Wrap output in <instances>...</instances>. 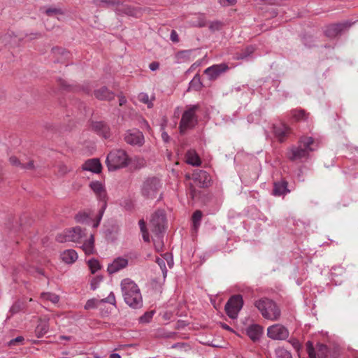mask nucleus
Segmentation results:
<instances>
[{"label": "nucleus", "instance_id": "f257e3e1", "mask_svg": "<svg viewBox=\"0 0 358 358\" xmlns=\"http://www.w3.org/2000/svg\"><path fill=\"white\" fill-rule=\"evenodd\" d=\"M317 145L311 136H303L298 142L297 145H293L287 152L288 158L292 161L301 160L308 158L310 153L315 151Z\"/></svg>", "mask_w": 358, "mask_h": 358}, {"label": "nucleus", "instance_id": "f03ea898", "mask_svg": "<svg viewBox=\"0 0 358 358\" xmlns=\"http://www.w3.org/2000/svg\"><path fill=\"white\" fill-rule=\"evenodd\" d=\"M121 288L125 303L133 308L143 306L142 296L138 285L130 279H124L121 282Z\"/></svg>", "mask_w": 358, "mask_h": 358}, {"label": "nucleus", "instance_id": "7ed1b4c3", "mask_svg": "<svg viewBox=\"0 0 358 358\" xmlns=\"http://www.w3.org/2000/svg\"><path fill=\"white\" fill-rule=\"evenodd\" d=\"M106 164L109 171H115L127 166L131 159L127 152L121 149L111 151L106 157Z\"/></svg>", "mask_w": 358, "mask_h": 358}, {"label": "nucleus", "instance_id": "20e7f679", "mask_svg": "<svg viewBox=\"0 0 358 358\" xmlns=\"http://www.w3.org/2000/svg\"><path fill=\"white\" fill-rule=\"evenodd\" d=\"M161 187L162 182L158 178H148L143 182L141 194L144 197L152 199L157 196Z\"/></svg>", "mask_w": 358, "mask_h": 358}, {"label": "nucleus", "instance_id": "39448f33", "mask_svg": "<svg viewBox=\"0 0 358 358\" xmlns=\"http://www.w3.org/2000/svg\"><path fill=\"white\" fill-rule=\"evenodd\" d=\"M85 236V231H83L80 227H76L64 230L62 233L57 236L56 239L59 243H78L81 241L83 238Z\"/></svg>", "mask_w": 358, "mask_h": 358}, {"label": "nucleus", "instance_id": "423d86ee", "mask_svg": "<svg viewBox=\"0 0 358 358\" xmlns=\"http://www.w3.org/2000/svg\"><path fill=\"white\" fill-rule=\"evenodd\" d=\"M90 187L96 195L98 199L103 202L99 210L98 220L93 224L94 227H97L106 208V192L103 184L99 181H93L90 182Z\"/></svg>", "mask_w": 358, "mask_h": 358}, {"label": "nucleus", "instance_id": "0eeeda50", "mask_svg": "<svg viewBox=\"0 0 358 358\" xmlns=\"http://www.w3.org/2000/svg\"><path fill=\"white\" fill-rule=\"evenodd\" d=\"M243 305L241 295L232 296L227 302L224 309L227 315L231 319H236Z\"/></svg>", "mask_w": 358, "mask_h": 358}, {"label": "nucleus", "instance_id": "6e6552de", "mask_svg": "<svg viewBox=\"0 0 358 358\" xmlns=\"http://www.w3.org/2000/svg\"><path fill=\"white\" fill-rule=\"evenodd\" d=\"M198 108V105H192L183 113L180 122V129L181 132H183L185 130L192 128L195 125L197 121L195 112Z\"/></svg>", "mask_w": 358, "mask_h": 358}, {"label": "nucleus", "instance_id": "1a4fd4ad", "mask_svg": "<svg viewBox=\"0 0 358 358\" xmlns=\"http://www.w3.org/2000/svg\"><path fill=\"white\" fill-rule=\"evenodd\" d=\"M166 217L165 214L162 210H158L153 214L150 220V229L151 231L155 234L156 236L159 238V235L164 231L165 229Z\"/></svg>", "mask_w": 358, "mask_h": 358}, {"label": "nucleus", "instance_id": "9d476101", "mask_svg": "<svg viewBox=\"0 0 358 358\" xmlns=\"http://www.w3.org/2000/svg\"><path fill=\"white\" fill-rule=\"evenodd\" d=\"M124 141L129 145L141 146L144 143V136L138 129H129L124 134Z\"/></svg>", "mask_w": 358, "mask_h": 358}, {"label": "nucleus", "instance_id": "9b49d317", "mask_svg": "<svg viewBox=\"0 0 358 358\" xmlns=\"http://www.w3.org/2000/svg\"><path fill=\"white\" fill-rule=\"evenodd\" d=\"M229 67L227 64L221 63L219 64L213 65L207 68L204 73L208 76L209 80H214L217 79L222 73L226 72Z\"/></svg>", "mask_w": 358, "mask_h": 358}, {"label": "nucleus", "instance_id": "f8f14e48", "mask_svg": "<svg viewBox=\"0 0 358 358\" xmlns=\"http://www.w3.org/2000/svg\"><path fill=\"white\" fill-rule=\"evenodd\" d=\"M289 337L288 329L282 324L270 326V338L273 340H285Z\"/></svg>", "mask_w": 358, "mask_h": 358}, {"label": "nucleus", "instance_id": "ddd939ff", "mask_svg": "<svg viewBox=\"0 0 358 358\" xmlns=\"http://www.w3.org/2000/svg\"><path fill=\"white\" fill-rule=\"evenodd\" d=\"M350 26L351 23L348 21L338 24H333L326 28L324 33L327 37L334 38L341 34L343 31Z\"/></svg>", "mask_w": 358, "mask_h": 358}, {"label": "nucleus", "instance_id": "4468645a", "mask_svg": "<svg viewBox=\"0 0 358 358\" xmlns=\"http://www.w3.org/2000/svg\"><path fill=\"white\" fill-rule=\"evenodd\" d=\"M187 177L192 178L199 187H207L210 180L209 175L203 170H196L193 172L191 177L189 176H187Z\"/></svg>", "mask_w": 358, "mask_h": 358}, {"label": "nucleus", "instance_id": "2eb2a0df", "mask_svg": "<svg viewBox=\"0 0 358 358\" xmlns=\"http://www.w3.org/2000/svg\"><path fill=\"white\" fill-rule=\"evenodd\" d=\"M115 13L118 15H127L129 16L138 17L141 15V9L134 8L127 4H119L115 8Z\"/></svg>", "mask_w": 358, "mask_h": 358}, {"label": "nucleus", "instance_id": "dca6fc26", "mask_svg": "<svg viewBox=\"0 0 358 358\" xmlns=\"http://www.w3.org/2000/svg\"><path fill=\"white\" fill-rule=\"evenodd\" d=\"M291 191L288 187V182L285 179L273 182V194L275 196L284 197Z\"/></svg>", "mask_w": 358, "mask_h": 358}, {"label": "nucleus", "instance_id": "f3484780", "mask_svg": "<svg viewBox=\"0 0 358 358\" xmlns=\"http://www.w3.org/2000/svg\"><path fill=\"white\" fill-rule=\"evenodd\" d=\"M290 129L284 123L273 125V134L278 141L283 142L286 137L289 134Z\"/></svg>", "mask_w": 358, "mask_h": 358}, {"label": "nucleus", "instance_id": "a211bd4d", "mask_svg": "<svg viewBox=\"0 0 358 358\" xmlns=\"http://www.w3.org/2000/svg\"><path fill=\"white\" fill-rule=\"evenodd\" d=\"M128 265V259L124 257H117L108 266V272L110 274L115 273Z\"/></svg>", "mask_w": 358, "mask_h": 358}, {"label": "nucleus", "instance_id": "6ab92c4d", "mask_svg": "<svg viewBox=\"0 0 358 358\" xmlns=\"http://www.w3.org/2000/svg\"><path fill=\"white\" fill-rule=\"evenodd\" d=\"M83 169L98 173L101 170V165L99 159H92L87 160L83 165Z\"/></svg>", "mask_w": 358, "mask_h": 358}, {"label": "nucleus", "instance_id": "aec40b11", "mask_svg": "<svg viewBox=\"0 0 358 358\" xmlns=\"http://www.w3.org/2000/svg\"><path fill=\"white\" fill-rule=\"evenodd\" d=\"M92 129L98 134L102 136L103 138H107L110 136V131L108 126L103 122H95L92 124Z\"/></svg>", "mask_w": 358, "mask_h": 358}, {"label": "nucleus", "instance_id": "412c9836", "mask_svg": "<svg viewBox=\"0 0 358 358\" xmlns=\"http://www.w3.org/2000/svg\"><path fill=\"white\" fill-rule=\"evenodd\" d=\"M246 332L251 340L256 341L262 335V328L258 324H252L248 327Z\"/></svg>", "mask_w": 358, "mask_h": 358}, {"label": "nucleus", "instance_id": "4be33fe9", "mask_svg": "<svg viewBox=\"0 0 358 358\" xmlns=\"http://www.w3.org/2000/svg\"><path fill=\"white\" fill-rule=\"evenodd\" d=\"M78 257L76 251L73 249L66 250L61 254L62 261L69 264L75 262Z\"/></svg>", "mask_w": 358, "mask_h": 358}, {"label": "nucleus", "instance_id": "5701e85b", "mask_svg": "<svg viewBox=\"0 0 358 358\" xmlns=\"http://www.w3.org/2000/svg\"><path fill=\"white\" fill-rule=\"evenodd\" d=\"M165 259L167 262L168 265L169 267H171L173 264V259L171 258L169 255V254H165L164 258H157L156 262L159 266L162 272L163 273L164 277L165 278L166 276L167 273V269L166 266Z\"/></svg>", "mask_w": 358, "mask_h": 358}, {"label": "nucleus", "instance_id": "b1692460", "mask_svg": "<svg viewBox=\"0 0 358 358\" xmlns=\"http://www.w3.org/2000/svg\"><path fill=\"white\" fill-rule=\"evenodd\" d=\"M94 95L97 99L101 100H110L114 97V94L109 91L106 87H102L96 90Z\"/></svg>", "mask_w": 358, "mask_h": 358}, {"label": "nucleus", "instance_id": "393cba45", "mask_svg": "<svg viewBox=\"0 0 358 358\" xmlns=\"http://www.w3.org/2000/svg\"><path fill=\"white\" fill-rule=\"evenodd\" d=\"M268 304V301L266 298L260 299L255 302V306L266 319H268V312L267 310Z\"/></svg>", "mask_w": 358, "mask_h": 358}, {"label": "nucleus", "instance_id": "a878e982", "mask_svg": "<svg viewBox=\"0 0 358 358\" xmlns=\"http://www.w3.org/2000/svg\"><path fill=\"white\" fill-rule=\"evenodd\" d=\"M94 236L91 234L88 240L85 241L81 246L82 250L84 252L89 255L94 252Z\"/></svg>", "mask_w": 358, "mask_h": 358}, {"label": "nucleus", "instance_id": "bb28decb", "mask_svg": "<svg viewBox=\"0 0 358 358\" xmlns=\"http://www.w3.org/2000/svg\"><path fill=\"white\" fill-rule=\"evenodd\" d=\"M49 329L48 321L45 319L40 320L36 328V334L38 338H41L44 336Z\"/></svg>", "mask_w": 358, "mask_h": 358}, {"label": "nucleus", "instance_id": "cd10ccee", "mask_svg": "<svg viewBox=\"0 0 358 358\" xmlns=\"http://www.w3.org/2000/svg\"><path fill=\"white\" fill-rule=\"evenodd\" d=\"M186 162L187 164L194 166L201 165V159L198 155L194 150H189L186 154Z\"/></svg>", "mask_w": 358, "mask_h": 358}, {"label": "nucleus", "instance_id": "c85d7f7f", "mask_svg": "<svg viewBox=\"0 0 358 358\" xmlns=\"http://www.w3.org/2000/svg\"><path fill=\"white\" fill-rule=\"evenodd\" d=\"M10 163L14 166L19 167L22 169H34V163L32 161H30L27 164H23L20 162V160L15 156H11L9 158Z\"/></svg>", "mask_w": 358, "mask_h": 358}, {"label": "nucleus", "instance_id": "c756f323", "mask_svg": "<svg viewBox=\"0 0 358 358\" xmlns=\"http://www.w3.org/2000/svg\"><path fill=\"white\" fill-rule=\"evenodd\" d=\"M281 310L280 307L273 301L270 300V320H278L280 319Z\"/></svg>", "mask_w": 358, "mask_h": 358}, {"label": "nucleus", "instance_id": "7c9ffc66", "mask_svg": "<svg viewBox=\"0 0 358 358\" xmlns=\"http://www.w3.org/2000/svg\"><path fill=\"white\" fill-rule=\"evenodd\" d=\"M41 298L44 301H50L53 304H57L59 301V296L52 292H43L41 294Z\"/></svg>", "mask_w": 358, "mask_h": 358}, {"label": "nucleus", "instance_id": "2f4dec72", "mask_svg": "<svg viewBox=\"0 0 358 358\" xmlns=\"http://www.w3.org/2000/svg\"><path fill=\"white\" fill-rule=\"evenodd\" d=\"M201 218L202 212L201 210H196L192 215V227L194 231H196L199 227Z\"/></svg>", "mask_w": 358, "mask_h": 358}, {"label": "nucleus", "instance_id": "473e14b6", "mask_svg": "<svg viewBox=\"0 0 358 358\" xmlns=\"http://www.w3.org/2000/svg\"><path fill=\"white\" fill-rule=\"evenodd\" d=\"M275 355L276 358H292L291 352L282 347L276 348Z\"/></svg>", "mask_w": 358, "mask_h": 358}, {"label": "nucleus", "instance_id": "72a5a7b5", "mask_svg": "<svg viewBox=\"0 0 358 358\" xmlns=\"http://www.w3.org/2000/svg\"><path fill=\"white\" fill-rule=\"evenodd\" d=\"M316 350L319 358H326L327 357L329 350L326 345L319 343L316 346Z\"/></svg>", "mask_w": 358, "mask_h": 358}, {"label": "nucleus", "instance_id": "f704fd0d", "mask_svg": "<svg viewBox=\"0 0 358 358\" xmlns=\"http://www.w3.org/2000/svg\"><path fill=\"white\" fill-rule=\"evenodd\" d=\"M138 99L139 101L146 104L148 108H152V99H150L149 96L147 93H140L138 96Z\"/></svg>", "mask_w": 358, "mask_h": 358}, {"label": "nucleus", "instance_id": "c9c22d12", "mask_svg": "<svg viewBox=\"0 0 358 358\" xmlns=\"http://www.w3.org/2000/svg\"><path fill=\"white\" fill-rule=\"evenodd\" d=\"M16 36H13L10 34H6L0 38V42L7 45H13L15 43Z\"/></svg>", "mask_w": 358, "mask_h": 358}, {"label": "nucleus", "instance_id": "e433bc0d", "mask_svg": "<svg viewBox=\"0 0 358 358\" xmlns=\"http://www.w3.org/2000/svg\"><path fill=\"white\" fill-rule=\"evenodd\" d=\"M94 3L97 6H101L102 4H106V6H117L121 3V0H94Z\"/></svg>", "mask_w": 358, "mask_h": 358}, {"label": "nucleus", "instance_id": "4c0bfd02", "mask_svg": "<svg viewBox=\"0 0 358 358\" xmlns=\"http://www.w3.org/2000/svg\"><path fill=\"white\" fill-rule=\"evenodd\" d=\"M88 265L92 273H94L101 268L99 262L94 259H90Z\"/></svg>", "mask_w": 358, "mask_h": 358}, {"label": "nucleus", "instance_id": "58836bf2", "mask_svg": "<svg viewBox=\"0 0 358 358\" xmlns=\"http://www.w3.org/2000/svg\"><path fill=\"white\" fill-rule=\"evenodd\" d=\"M292 115L296 120H306L307 115L303 110H292Z\"/></svg>", "mask_w": 358, "mask_h": 358}, {"label": "nucleus", "instance_id": "ea45409f", "mask_svg": "<svg viewBox=\"0 0 358 358\" xmlns=\"http://www.w3.org/2000/svg\"><path fill=\"white\" fill-rule=\"evenodd\" d=\"M90 218V215L85 212L80 213L76 217V221L80 223H87L89 222Z\"/></svg>", "mask_w": 358, "mask_h": 358}, {"label": "nucleus", "instance_id": "a19ab883", "mask_svg": "<svg viewBox=\"0 0 358 358\" xmlns=\"http://www.w3.org/2000/svg\"><path fill=\"white\" fill-rule=\"evenodd\" d=\"M99 302H100V301H98L96 299H89V300H87V301L86 302V303L85 305V309L90 310V309H92V308H97Z\"/></svg>", "mask_w": 358, "mask_h": 358}, {"label": "nucleus", "instance_id": "79ce46f5", "mask_svg": "<svg viewBox=\"0 0 358 358\" xmlns=\"http://www.w3.org/2000/svg\"><path fill=\"white\" fill-rule=\"evenodd\" d=\"M103 277L100 275L95 276L93 278L90 282L91 289L95 290L99 286L100 282L102 281Z\"/></svg>", "mask_w": 358, "mask_h": 358}, {"label": "nucleus", "instance_id": "37998d69", "mask_svg": "<svg viewBox=\"0 0 358 358\" xmlns=\"http://www.w3.org/2000/svg\"><path fill=\"white\" fill-rule=\"evenodd\" d=\"M191 50H182L178 52L176 57L178 59L185 62L189 58Z\"/></svg>", "mask_w": 358, "mask_h": 358}, {"label": "nucleus", "instance_id": "c03bdc74", "mask_svg": "<svg viewBox=\"0 0 358 358\" xmlns=\"http://www.w3.org/2000/svg\"><path fill=\"white\" fill-rule=\"evenodd\" d=\"M154 315L153 311L146 312L139 319L141 323H148Z\"/></svg>", "mask_w": 358, "mask_h": 358}, {"label": "nucleus", "instance_id": "a18cd8bd", "mask_svg": "<svg viewBox=\"0 0 358 358\" xmlns=\"http://www.w3.org/2000/svg\"><path fill=\"white\" fill-rule=\"evenodd\" d=\"M100 303H108L112 305H115V297L114 293L113 292H110L106 298L100 300Z\"/></svg>", "mask_w": 358, "mask_h": 358}, {"label": "nucleus", "instance_id": "49530a36", "mask_svg": "<svg viewBox=\"0 0 358 358\" xmlns=\"http://www.w3.org/2000/svg\"><path fill=\"white\" fill-rule=\"evenodd\" d=\"M252 52V50L251 48H248L245 51L236 54V59H245L250 55Z\"/></svg>", "mask_w": 358, "mask_h": 358}, {"label": "nucleus", "instance_id": "de8ad7c7", "mask_svg": "<svg viewBox=\"0 0 358 358\" xmlns=\"http://www.w3.org/2000/svg\"><path fill=\"white\" fill-rule=\"evenodd\" d=\"M130 159H131V162H130V164L136 163L137 165L136 166L138 168H141V167L144 166L145 164V162L144 159H143V158L135 157L134 158H130Z\"/></svg>", "mask_w": 358, "mask_h": 358}, {"label": "nucleus", "instance_id": "09e8293b", "mask_svg": "<svg viewBox=\"0 0 358 358\" xmlns=\"http://www.w3.org/2000/svg\"><path fill=\"white\" fill-rule=\"evenodd\" d=\"M307 345V351L308 353V356L310 358H316V355L315 352V349L313 348V343L310 341H308L306 343Z\"/></svg>", "mask_w": 358, "mask_h": 358}, {"label": "nucleus", "instance_id": "8fccbe9b", "mask_svg": "<svg viewBox=\"0 0 358 358\" xmlns=\"http://www.w3.org/2000/svg\"><path fill=\"white\" fill-rule=\"evenodd\" d=\"M289 343L292 345V347L296 350L299 351L301 348V344L299 341L296 338H291L289 340Z\"/></svg>", "mask_w": 358, "mask_h": 358}, {"label": "nucleus", "instance_id": "3c124183", "mask_svg": "<svg viewBox=\"0 0 358 358\" xmlns=\"http://www.w3.org/2000/svg\"><path fill=\"white\" fill-rule=\"evenodd\" d=\"M45 13L49 16H52L53 15L62 14V11L57 8H50L45 10Z\"/></svg>", "mask_w": 358, "mask_h": 358}, {"label": "nucleus", "instance_id": "603ef678", "mask_svg": "<svg viewBox=\"0 0 358 358\" xmlns=\"http://www.w3.org/2000/svg\"><path fill=\"white\" fill-rule=\"evenodd\" d=\"M156 237L157 240L154 239L155 247L157 251H160L162 249L163 246L162 241L160 240L161 235H159V238H158L157 236Z\"/></svg>", "mask_w": 358, "mask_h": 358}, {"label": "nucleus", "instance_id": "864d4df0", "mask_svg": "<svg viewBox=\"0 0 358 358\" xmlns=\"http://www.w3.org/2000/svg\"><path fill=\"white\" fill-rule=\"evenodd\" d=\"M220 2L223 6H229L234 4L236 0H220Z\"/></svg>", "mask_w": 358, "mask_h": 358}, {"label": "nucleus", "instance_id": "5fc2aeb1", "mask_svg": "<svg viewBox=\"0 0 358 358\" xmlns=\"http://www.w3.org/2000/svg\"><path fill=\"white\" fill-rule=\"evenodd\" d=\"M159 67V64L157 62H153L149 64V68L152 71L157 70Z\"/></svg>", "mask_w": 358, "mask_h": 358}, {"label": "nucleus", "instance_id": "6e6d98bb", "mask_svg": "<svg viewBox=\"0 0 358 358\" xmlns=\"http://www.w3.org/2000/svg\"><path fill=\"white\" fill-rule=\"evenodd\" d=\"M59 171L62 175H64V174L66 173L67 172H69V169L66 165L62 164L59 166Z\"/></svg>", "mask_w": 358, "mask_h": 358}, {"label": "nucleus", "instance_id": "4d7b16f0", "mask_svg": "<svg viewBox=\"0 0 358 358\" xmlns=\"http://www.w3.org/2000/svg\"><path fill=\"white\" fill-rule=\"evenodd\" d=\"M24 338L22 336H18L14 339H12L11 341H10L9 342V345H15L16 343H19V342H22L23 341Z\"/></svg>", "mask_w": 358, "mask_h": 358}, {"label": "nucleus", "instance_id": "13d9d810", "mask_svg": "<svg viewBox=\"0 0 358 358\" xmlns=\"http://www.w3.org/2000/svg\"><path fill=\"white\" fill-rule=\"evenodd\" d=\"M171 40L173 42H178V36L176 31L173 30L171 33Z\"/></svg>", "mask_w": 358, "mask_h": 358}, {"label": "nucleus", "instance_id": "bf43d9fd", "mask_svg": "<svg viewBox=\"0 0 358 358\" xmlns=\"http://www.w3.org/2000/svg\"><path fill=\"white\" fill-rule=\"evenodd\" d=\"M52 52L54 55H57V54H62L64 55V50L62 48H54L52 49Z\"/></svg>", "mask_w": 358, "mask_h": 358}, {"label": "nucleus", "instance_id": "052dcab7", "mask_svg": "<svg viewBox=\"0 0 358 358\" xmlns=\"http://www.w3.org/2000/svg\"><path fill=\"white\" fill-rule=\"evenodd\" d=\"M141 232H142L143 238L144 241L149 242L150 241V236H149V234H148V231L145 230V231H143Z\"/></svg>", "mask_w": 358, "mask_h": 358}, {"label": "nucleus", "instance_id": "680f3d73", "mask_svg": "<svg viewBox=\"0 0 358 358\" xmlns=\"http://www.w3.org/2000/svg\"><path fill=\"white\" fill-rule=\"evenodd\" d=\"M138 224H139V227H140V229H141V231L146 230L145 222H144L143 220H139Z\"/></svg>", "mask_w": 358, "mask_h": 358}, {"label": "nucleus", "instance_id": "e2e57ef3", "mask_svg": "<svg viewBox=\"0 0 358 358\" xmlns=\"http://www.w3.org/2000/svg\"><path fill=\"white\" fill-rule=\"evenodd\" d=\"M278 15V11L275 8H270V17H275Z\"/></svg>", "mask_w": 358, "mask_h": 358}, {"label": "nucleus", "instance_id": "0e129e2a", "mask_svg": "<svg viewBox=\"0 0 358 358\" xmlns=\"http://www.w3.org/2000/svg\"><path fill=\"white\" fill-rule=\"evenodd\" d=\"M126 102H127V99L124 96H119V104L120 106L124 105Z\"/></svg>", "mask_w": 358, "mask_h": 358}, {"label": "nucleus", "instance_id": "69168bd1", "mask_svg": "<svg viewBox=\"0 0 358 358\" xmlns=\"http://www.w3.org/2000/svg\"><path fill=\"white\" fill-rule=\"evenodd\" d=\"M162 139H163L165 142H168V141H169V135L167 134V133H166V132H163V133L162 134Z\"/></svg>", "mask_w": 358, "mask_h": 358}, {"label": "nucleus", "instance_id": "338daca9", "mask_svg": "<svg viewBox=\"0 0 358 358\" xmlns=\"http://www.w3.org/2000/svg\"><path fill=\"white\" fill-rule=\"evenodd\" d=\"M184 345V343H177L173 344L171 348H181Z\"/></svg>", "mask_w": 358, "mask_h": 358}, {"label": "nucleus", "instance_id": "774afa93", "mask_svg": "<svg viewBox=\"0 0 358 358\" xmlns=\"http://www.w3.org/2000/svg\"><path fill=\"white\" fill-rule=\"evenodd\" d=\"M110 358H121V357L118 353H112L110 355Z\"/></svg>", "mask_w": 358, "mask_h": 358}]
</instances>
